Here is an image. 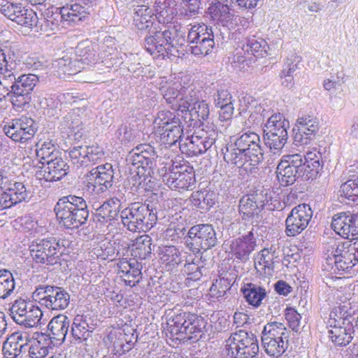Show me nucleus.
<instances>
[{"mask_svg":"<svg viewBox=\"0 0 358 358\" xmlns=\"http://www.w3.org/2000/svg\"><path fill=\"white\" fill-rule=\"evenodd\" d=\"M30 340L27 332L12 334L3 345V352L6 358H16L27 350Z\"/></svg>","mask_w":358,"mask_h":358,"instance_id":"bb28decb","label":"nucleus"},{"mask_svg":"<svg viewBox=\"0 0 358 358\" xmlns=\"http://www.w3.org/2000/svg\"><path fill=\"white\" fill-rule=\"evenodd\" d=\"M228 355L233 358H257L258 341L256 336L245 330H239L227 341Z\"/></svg>","mask_w":358,"mask_h":358,"instance_id":"9b49d317","label":"nucleus"},{"mask_svg":"<svg viewBox=\"0 0 358 358\" xmlns=\"http://www.w3.org/2000/svg\"><path fill=\"white\" fill-rule=\"evenodd\" d=\"M215 193L206 189L193 192L190 197L192 204L203 210H206L211 208L215 204Z\"/></svg>","mask_w":358,"mask_h":358,"instance_id":"a19ab883","label":"nucleus"},{"mask_svg":"<svg viewBox=\"0 0 358 358\" xmlns=\"http://www.w3.org/2000/svg\"><path fill=\"white\" fill-rule=\"evenodd\" d=\"M119 273L123 278L125 284L134 287L139 283L141 279V271L136 261L129 262L127 259L121 260L118 264Z\"/></svg>","mask_w":358,"mask_h":358,"instance_id":"72a5a7b5","label":"nucleus"},{"mask_svg":"<svg viewBox=\"0 0 358 358\" xmlns=\"http://www.w3.org/2000/svg\"><path fill=\"white\" fill-rule=\"evenodd\" d=\"M96 322L89 315H77L71 324V334L76 340H86L96 328Z\"/></svg>","mask_w":358,"mask_h":358,"instance_id":"7c9ffc66","label":"nucleus"},{"mask_svg":"<svg viewBox=\"0 0 358 358\" xmlns=\"http://www.w3.org/2000/svg\"><path fill=\"white\" fill-rule=\"evenodd\" d=\"M61 24H62V21L59 8L50 6L41 13V16L38 17L36 32L47 33L48 34L50 32L58 29Z\"/></svg>","mask_w":358,"mask_h":358,"instance_id":"c756f323","label":"nucleus"},{"mask_svg":"<svg viewBox=\"0 0 358 358\" xmlns=\"http://www.w3.org/2000/svg\"><path fill=\"white\" fill-rule=\"evenodd\" d=\"M290 331L282 323H268L264 328L262 344L270 357H279L288 348Z\"/></svg>","mask_w":358,"mask_h":358,"instance_id":"6e6552de","label":"nucleus"},{"mask_svg":"<svg viewBox=\"0 0 358 358\" xmlns=\"http://www.w3.org/2000/svg\"><path fill=\"white\" fill-rule=\"evenodd\" d=\"M62 246L55 238L36 239L29 245V250L36 263L54 265L59 261Z\"/></svg>","mask_w":358,"mask_h":358,"instance_id":"4468645a","label":"nucleus"},{"mask_svg":"<svg viewBox=\"0 0 358 358\" xmlns=\"http://www.w3.org/2000/svg\"><path fill=\"white\" fill-rule=\"evenodd\" d=\"M241 290L248 303L255 307H259L266 295L264 288L252 283L246 284Z\"/></svg>","mask_w":358,"mask_h":358,"instance_id":"de8ad7c7","label":"nucleus"},{"mask_svg":"<svg viewBox=\"0 0 358 358\" xmlns=\"http://www.w3.org/2000/svg\"><path fill=\"white\" fill-rule=\"evenodd\" d=\"M218 42V34L205 24L193 25L189 29L187 41L192 54L197 57L209 55Z\"/></svg>","mask_w":358,"mask_h":358,"instance_id":"1a4fd4ad","label":"nucleus"},{"mask_svg":"<svg viewBox=\"0 0 358 358\" xmlns=\"http://www.w3.org/2000/svg\"><path fill=\"white\" fill-rule=\"evenodd\" d=\"M153 124L156 133L160 135L161 141L166 146L171 147L179 142L182 150V128L180 119L175 113L169 110L158 112Z\"/></svg>","mask_w":358,"mask_h":358,"instance_id":"0eeeda50","label":"nucleus"},{"mask_svg":"<svg viewBox=\"0 0 358 358\" xmlns=\"http://www.w3.org/2000/svg\"><path fill=\"white\" fill-rule=\"evenodd\" d=\"M217 131L214 125H206L201 129V134H193L187 137L181 146L182 150L188 152L189 155H199L206 152L215 143Z\"/></svg>","mask_w":358,"mask_h":358,"instance_id":"f3484780","label":"nucleus"},{"mask_svg":"<svg viewBox=\"0 0 358 358\" xmlns=\"http://www.w3.org/2000/svg\"><path fill=\"white\" fill-rule=\"evenodd\" d=\"M4 134L15 142L24 143L31 139L36 131L34 121L27 117L15 118L3 127Z\"/></svg>","mask_w":358,"mask_h":358,"instance_id":"aec40b11","label":"nucleus"},{"mask_svg":"<svg viewBox=\"0 0 358 358\" xmlns=\"http://www.w3.org/2000/svg\"><path fill=\"white\" fill-rule=\"evenodd\" d=\"M331 228L341 237L351 240L350 236L358 235V213L343 212L335 215L331 221Z\"/></svg>","mask_w":358,"mask_h":358,"instance_id":"b1692460","label":"nucleus"},{"mask_svg":"<svg viewBox=\"0 0 358 358\" xmlns=\"http://www.w3.org/2000/svg\"><path fill=\"white\" fill-rule=\"evenodd\" d=\"M248 154L240 151L236 147L235 148L227 149L224 155V159L228 164H234L239 168H243L245 170L248 169V166H252L250 164V157H248Z\"/></svg>","mask_w":358,"mask_h":358,"instance_id":"603ef678","label":"nucleus"},{"mask_svg":"<svg viewBox=\"0 0 358 358\" xmlns=\"http://www.w3.org/2000/svg\"><path fill=\"white\" fill-rule=\"evenodd\" d=\"M182 166H175L169 169L162 174V180L170 189L175 190H189L194 187L196 180L193 171H188Z\"/></svg>","mask_w":358,"mask_h":358,"instance_id":"412c9836","label":"nucleus"},{"mask_svg":"<svg viewBox=\"0 0 358 358\" xmlns=\"http://www.w3.org/2000/svg\"><path fill=\"white\" fill-rule=\"evenodd\" d=\"M64 129L68 133L69 136H73L75 140L80 139L83 136V122L74 113H69L64 117L61 123Z\"/></svg>","mask_w":358,"mask_h":358,"instance_id":"4c0bfd02","label":"nucleus"},{"mask_svg":"<svg viewBox=\"0 0 358 358\" xmlns=\"http://www.w3.org/2000/svg\"><path fill=\"white\" fill-rule=\"evenodd\" d=\"M202 264L200 259H194L192 262L185 264L184 272L187 274L188 280L196 281L201 278Z\"/></svg>","mask_w":358,"mask_h":358,"instance_id":"0e129e2a","label":"nucleus"},{"mask_svg":"<svg viewBox=\"0 0 358 358\" xmlns=\"http://www.w3.org/2000/svg\"><path fill=\"white\" fill-rule=\"evenodd\" d=\"M260 142L259 136L252 131L244 132L234 142V146L238 150L248 154L247 156L250 157V164L252 165V167L250 168V171L264 159L263 150Z\"/></svg>","mask_w":358,"mask_h":358,"instance_id":"6ab92c4d","label":"nucleus"},{"mask_svg":"<svg viewBox=\"0 0 358 358\" xmlns=\"http://www.w3.org/2000/svg\"><path fill=\"white\" fill-rule=\"evenodd\" d=\"M264 139L266 145L274 154L278 153L287 143L288 134H278L264 132Z\"/></svg>","mask_w":358,"mask_h":358,"instance_id":"4d7b16f0","label":"nucleus"},{"mask_svg":"<svg viewBox=\"0 0 358 358\" xmlns=\"http://www.w3.org/2000/svg\"><path fill=\"white\" fill-rule=\"evenodd\" d=\"M157 153L150 144H141L129 152L127 157V165L129 166L131 175L127 178L132 185L131 189L137 191L140 187L148 189L151 188L152 174L156 167Z\"/></svg>","mask_w":358,"mask_h":358,"instance_id":"f257e3e1","label":"nucleus"},{"mask_svg":"<svg viewBox=\"0 0 358 358\" xmlns=\"http://www.w3.org/2000/svg\"><path fill=\"white\" fill-rule=\"evenodd\" d=\"M15 287L13 274L8 270H0V299L8 297Z\"/></svg>","mask_w":358,"mask_h":358,"instance_id":"6e6d98bb","label":"nucleus"},{"mask_svg":"<svg viewBox=\"0 0 358 358\" xmlns=\"http://www.w3.org/2000/svg\"><path fill=\"white\" fill-rule=\"evenodd\" d=\"M156 16L151 15V10L145 6H141L135 12L134 21L136 27L139 30H148V34L151 29H155L160 22H155Z\"/></svg>","mask_w":358,"mask_h":358,"instance_id":"c9c22d12","label":"nucleus"},{"mask_svg":"<svg viewBox=\"0 0 358 358\" xmlns=\"http://www.w3.org/2000/svg\"><path fill=\"white\" fill-rule=\"evenodd\" d=\"M289 127V122L287 121L282 114L278 113L271 115L264 124V132L287 134V129Z\"/></svg>","mask_w":358,"mask_h":358,"instance_id":"09e8293b","label":"nucleus"},{"mask_svg":"<svg viewBox=\"0 0 358 358\" xmlns=\"http://www.w3.org/2000/svg\"><path fill=\"white\" fill-rule=\"evenodd\" d=\"M313 211L308 204L303 203L292 208L285 220V233L288 236L301 234L308 225Z\"/></svg>","mask_w":358,"mask_h":358,"instance_id":"4be33fe9","label":"nucleus"},{"mask_svg":"<svg viewBox=\"0 0 358 358\" xmlns=\"http://www.w3.org/2000/svg\"><path fill=\"white\" fill-rule=\"evenodd\" d=\"M303 159L306 167H310L311 165L314 169H317L321 166L322 155L316 148L307 152L306 155L303 156Z\"/></svg>","mask_w":358,"mask_h":358,"instance_id":"338daca9","label":"nucleus"},{"mask_svg":"<svg viewBox=\"0 0 358 358\" xmlns=\"http://www.w3.org/2000/svg\"><path fill=\"white\" fill-rule=\"evenodd\" d=\"M182 95L173 106V110L180 112L182 114L184 120H187V113L189 109L196 106L201 99V91L193 87H187L182 91Z\"/></svg>","mask_w":358,"mask_h":358,"instance_id":"2f4dec72","label":"nucleus"},{"mask_svg":"<svg viewBox=\"0 0 358 358\" xmlns=\"http://www.w3.org/2000/svg\"><path fill=\"white\" fill-rule=\"evenodd\" d=\"M36 155L39 157L40 162H46L47 160L61 154L56 148V145L50 140L43 142L39 141L36 144Z\"/></svg>","mask_w":358,"mask_h":358,"instance_id":"13d9d810","label":"nucleus"},{"mask_svg":"<svg viewBox=\"0 0 358 358\" xmlns=\"http://www.w3.org/2000/svg\"><path fill=\"white\" fill-rule=\"evenodd\" d=\"M152 238L147 234L137 237L131 245V255L134 258L145 259L152 252Z\"/></svg>","mask_w":358,"mask_h":358,"instance_id":"79ce46f5","label":"nucleus"},{"mask_svg":"<svg viewBox=\"0 0 358 358\" xmlns=\"http://www.w3.org/2000/svg\"><path fill=\"white\" fill-rule=\"evenodd\" d=\"M159 258L163 264L175 266L182 262V251L174 245H163L159 247Z\"/></svg>","mask_w":358,"mask_h":358,"instance_id":"ea45409f","label":"nucleus"},{"mask_svg":"<svg viewBox=\"0 0 358 358\" xmlns=\"http://www.w3.org/2000/svg\"><path fill=\"white\" fill-rule=\"evenodd\" d=\"M333 315H336L331 312L328 322V325L331 328L328 329V336L336 345L345 346L352 340L354 327L347 318L343 320V326H341L340 321L332 319Z\"/></svg>","mask_w":358,"mask_h":358,"instance_id":"5701e85b","label":"nucleus"},{"mask_svg":"<svg viewBox=\"0 0 358 358\" xmlns=\"http://www.w3.org/2000/svg\"><path fill=\"white\" fill-rule=\"evenodd\" d=\"M62 21V27H74L85 22L90 15L88 9L80 3L71 1L58 8Z\"/></svg>","mask_w":358,"mask_h":358,"instance_id":"a878e982","label":"nucleus"},{"mask_svg":"<svg viewBox=\"0 0 358 358\" xmlns=\"http://www.w3.org/2000/svg\"><path fill=\"white\" fill-rule=\"evenodd\" d=\"M25 8L21 4L7 3L1 8V13L12 21L17 23L21 13H23Z\"/></svg>","mask_w":358,"mask_h":358,"instance_id":"e2e57ef3","label":"nucleus"},{"mask_svg":"<svg viewBox=\"0 0 358 358\" xmlns=\"http://www.w3.org/2000/svg\"><path fill=\"white\" fill-rule=\"evenodd\" d=\"M331 255L327 261L334 271H350L358 263V238H352L334 245Z\"/></svg>","mask_w":358,"mask_h":358,"instance_id":"9d476101","label":"nucleus"},{"mask_svg":"<svg viewBox=\"0 0 358 358\" xmlns=\"http://www.w3.org/2000/svg\"><path fill=\"white\" fill-rule=\"evenodd\" d=\"M70 324V320L64 315H59L54 317L48 326L50 331L48 338H50V342L52 343L53 340L57 343H62L68 334Z\"/></svg>","mask_w":358,"mask_h":358,"instance_id":"473e14b6","label":"nucleus"},{"mask_svg":"<svg viewBox=\"0 0 358 358\" xmlns=\"http://www.w3.org/2000/svg\"><path fill=\"white\" fill-rule=\"evenodd\" d=\"M256 239L252 231L231 241L230 250L232 255L242 262H246L256 247Z\"/></svg>","mask_w":358,"mask_h":358,"instance_id":"cd10ccee","label":"nucleus"},{"mask_svg":"<svg viewBox=\"0 0 358 358\" xmlns=\"http://www.w3.org/2000/svg\"><path fill=\"white\" fill-rule=\"evenodd\" d=\"M208 10V14L214 21L221 22L223 24L229 21L232 16L229 7L220 1L212 2ZM223 27L224 26L223 25ZM223 29L227 30L225 27H223Z\"/></svg>","mask_w":358,"mask_h":358,"instance_id":"8fccbe9b","label":"nucleus"},{"mask_svg":"<svg viewBox=\"0 0 358 358\" xmlns=\"http://www.w3.org/2000/svg\"><path fill=\"white\" fill-rule=\"evenodd\" d=\"M214 103L215 106L234 101L231 93L227 89L220 88L213 94Z\"/></svg>","mask_w":358,"mask_h":358,"instance_id":"774afa93","label":"nucleus"},{"mask_svg":"<svg viewBox=\"0 0 358 358\" xmlns=\"http://www.w3.org/2000/svg\"><path fill=\"white\" fill-rule=\"evenodd\" d=\"M85 146H76L70 148L68 151L71 162L78 168L88 166L87 157H86Z\"/></svg>","mask_w":358,"mask_h":358,"instance_id":"bf43d9fd","label":"nucleus"},{"mask_svg":"<svg viewBox=\"0 0 358 358\" xmlns=\"http://www.w3.org/2000/svg\"><path fill=\"white\" fill-rule=\"evenodd\" d=\"M210 110L208 104L204 101L201 100L199 103L194 106L187 113L186 122H189V127H199L203 125V121L208 118Z\"/></svg>","mask_w":358,"mask_h":358,"instance_id":"e433bc0d","label":"nucleus"},{"mask_svg":"<svg viewBox=\"0 0 358 358\" xmlns=\"http://www.w3.org/2000/svg\"><path fill=\"white\" fill-rule=\"evenodd\" d=\"M185 87H182L181 83L178 82H166L159 87L161 94L163 96L166 102L170 105L173 110V106L178 103L179 98L182 95V91Z\"/></svg>","mask_w":358,"mask_h":358,"instance_id":"58836bf2","label":"nucleus"},{"mask_svg":"<svg viewBox=\"0 0 358 358\" xmlns=\"http://www.w3.org/2000/svg\"><path fill=\"white\" fill-rule=\"evenodd\" d=\"M33 297L50 310H63L70 303L69 294L58 286L39 285L33 292Z\"/></svg>","mask_w":358,"mask_h":358,"instance_id":"f8f14e48","label":"nucleus"},{"mask_svg":"<svg viewBox=\"0 0 358 358\" xmlns=\"http://www.w3.org/2000/svg\"><path fill=\"white\" fill-rule=\"evenodd\" d=\"M115 245V241H102L99 243L97 245L93 248L92 252L98 258L101 259H114L116 257H120L122 255L120 254Z\"/></svg>","mask_w":358,"mask_h":358,"instance_id":"3c124183","label":"nucleus"},{"mask_svg":"<svg viewBox=\"0 0 358 358\" xmlns=\"http://www.w3.org/2000/svg\"><path fill=\"white\" fill-rule=\"evenodd\" d=\"M206 324L203 317L186 311L176 314L167 321L168 331L178 340H198Z\"/></svg>","mask_w":358,"mask_h":358,"instance_id":"20e7f679","label":"nucleus"},{"mask_svg":"<svg viewBox=\"0 0 358 358\" xmlns=\"http://www.w3.org/2000/svg\"><path fill=\"white\" fill-rule=\"evenodd\" d=\"M296 129H294V143L306 145L315 138L319 131L318 118L313 114H302L296 120Z\"/></svg>","mask_w":358,"mask_h":358,"instance_id":"a211bd4d","label":"nucleus"},{"mask_svg":"<svg viewBox=\"0 0 358 358\" xmlns=\"http://www.w3.org/2000/svg\"><path fill=\"white\" fill-rule=\"evenodd\" d=\"M215 231L210 224H197L192 227L185 237V245L194 253L201 250L206 251L217 243Z\"/></svg>","mask_w":358,"mask_h":358,"instance_id":"ddd939ff","label":"nucleus"},{"mask_svg":"<svg viewBox=\"0 0 358 358\" xmlns=\"http://www.w3.org/2000/svg\"><path fill=\"white\" fill-rule=\"evenodd\" d=\"M11 318L18 324L34 327L41 320L43 313L40 308L31 301L22 298L13 301L10 309Z\"/></svg>","mask_w":358,"mask_h":358,"instance_id":"dca6fc26","label":"nucleus"},{"mask_svg":"<svg viewBox=\"0 0 358 358\" xmlns=\"http://www.w3.org/2000/svg\"><path fill=\"white\" fill-rule=\"evenodd\" d=\"M259 211L254 195H245L239 201V212L243 219H249Z\"/></svg>","mask_w":358,"mask_h":358,"instance_id":"864d4df0","label":"nucleus"},{"mask_svg":"<svg viewBox=\"0 0 358 358\" xmlns=\"http://www.w3.org/2000/svg\"><path fill=\"white\" fill-rule=\"evenodd\" d=\"M268 48L267 43L262 38H256L255 36L246 38L242 45L241 50L255 57H264Z\"/></svg>","mask_w":358,"mask_h":358,"instance_id":"37998d69","label":"nucleus"},{"mask_svg":"<svg viewBox=\"0 0 358 358\" xmlns=\"http://www.w3.org/2000/svg\"><path fill=\"white\" fill-rule=\"evenodd\" d=\"M234 282V278L229 273L225 276L216 279L209 289V296L213 299H220L224 297L227 292L230 290Z\"/></svg>","mask_w":358,"mask_h":358,"instance_id":"49530a36","label":"nucleus"},{"mask_svg":"<svg viewBox=\"0 0 358 358\" xmlns=\"http://www.w3.org/2000/svg\"><path fill=\"white\" fill-rule=\"evenodd\" d=\"M122 222L131 232H146L156 224L157 210L146 203H134L120 211Z\"/></svg>","mask_w":358,"mask_h":358,"instance_id":"39448f33","label":"nucleus"},{"mask_svg":"<svg viewBox=\"0 0 358 358\" xmlns=\"http://www.w3.org/2000/svg\"><path fill=\"white\" fill-rule=\"evenodd\" d=\"M42 169L37 172V177L45 181H57L67 175L69 166L61 157V154L41 162Z\"/></svg>","mask_w":358,"mask_h":358,"instance_id":"393cba45","label":"nucleus"},{"mask_svg":"<svg viewBox=\"0 0 358 358\" xmlns=\"http://www.w3.org/2000/svg\"><path fill=\"white\" fill-rule=\"evenodd\" d=\"M88 166L101 162L105 158L103 148L97 145H85Z\"/></svg>","mask_w":358,"mask_h":358,"instance_id":"680f3d73","label":"nucleus"},{"mask_svg":"<svg viewBox=\"0 0 358 358\" xmlns=\"http://www.w3.org/2000/svg\"><path fill=\"white\" fill-rule=\"evenodd\" d=\"M54 210L59 223L66 229H76L86 224L89 210L85 200L69 195L57 202Z\"/></svg>","mask_w":358,"mask_h":358,"instance_id":"7ed1b4c3","label":"nucleus"},{"mask_svg":"<svg viewBox=\"0 0 358 358\" xmlns=\"http://www.w3.org/2000/svg\"><path fill=\"white\" fill-rule=\"evenodd\" d=\"M31 345L27 347L30 358H44L48 355L49 345L51 343L46 334H41L34 341H30Z\"/></svg>","mask_w":358,"mask_h":358,"instance_id":"a18cd8bd","label":"nucleus"},{"mask_svg":"<svg viewBox=\"0 0 358 358\" xmlns=\"http://www.w3.org/2000/svg\"><path fill=\"white\" fill-rule=\"evenodd\" d=\"M281 162H285V164L288 167H292L293 169H297L298 172H301L304 174L306 169V162L304 161L303 156L301 154H292L284 155L281 160Z\"/></svg>","mask_w":358,"mask_h":358,"instance_id":"052dcab7","label":"nucleus"},{"mask_svg":"<svg viewBox=\"0 0 358 358\" xmlns=\"http://www.w3.org/2000/svg\"><path fill=\"white\" fill-rule=\"evenodd\" d=\"M17 20L18 24L31 28L36 31L38 17L34 10L25 8Z\"/></svg>","mask_w":358,"mask_h":358,"instance_id":"69168bd1","label":"nucleus"},{"mask_svg":"<svg viewBox=\"0 0 358 358\" xmlns=\"http://www.w3.org/2000/svg\"><path fill=\"white\" fill-rule=\"evenodd\" d=\"M90 181L84 190L90 194L99 195L113 187L114 169L110 163H105L93 168L87 174Z\"/></svg>","mask_w":358,"mask_h":358,"instance_id":"2eb2a0df","label":"nucleus"},{"mask_svg":"<svg viewBox=\"0 0 358 358\" xmlns=\"http://www.w3.org/2000/svg\"><path fill=\"white\" fill-rule=\"evenodd\" d=\"M55 74L61 78H65L66 76L75 75L81 71V66L78 64L76 60H73L66 55L62 58L55 59L52 63Z\"/></svg>","mask_w":358,"mask_h":358,"instance_id":"f704fd0d","label":"nucleus"},{"mask_svg":"<svg viewBox=\"0 0 358 358\" xmlns=\"http://www.w3.org/2000/svg\"><path fill=\"white\" fill-rule=\"evenodd\" d=\"M6 84L9 83L10 87L11 103L14 107L21 108L29 104L31 100V92L38 82V77L34 73L18 75L11 66L6 70L4 76Z\"/></svg>","mask_w":358,"mask_h":358,"instance_id":"423d86ee","label":"nucleus"},{"mask_svg":"<svg viewBox=\"0 0 358 358\" xmlns=\"http://www.w3.org/2000/svg\"><path fill=\"white\" fill-rule=\"evenodd\" d=\"M75 54V59L78 64L81 66V70L92 66L99 59L96 45L89 41L79 43L76 48Z\"/></svg>","mask_w":358,"mask_h":358,"instance_id":"c85d7f7f","label":"nucleus"},{"mask_svg":"<svg viewBox=\"0 0 358 358\" xmlns=\"http://www.w3.org/2000/svg\"><path fill=\"white\" fill-rule=\"evenodd\" d=\"M185 33L179 31L173 24L155 27L145 38V50L150 55L169 53L184 45Z\"/></svg>","mask_w":358,"mask_h":358,"instance_id":"f03ea898","label":"nucleus"},{"mask_svg":"<svg viewBox=\"0 0 358 358\" xmlns=\"http://www.w3.org/2000/svg\"><path fill=\"white\" fill-rule=\"evenodd\" d=\"M285 162H280L277 166L276 175L281 186L287 187L293 185L296 180L303 174L298 172L297 169L287 166Z\"/></svg>","mask_w":358,"mask_h":358,"instance_id":"c03bdc74","label":"nucleus"},{"mask_svg":"<svg viewBox=\"0 0 358 358\" xmlns=\"http://www.w3.org/2000/svg\"><path fill=\"white\" fill-rule=\"evenodd\" d=\"M6 190L9 199L14 202V205L25 201L29 198V192L22 182H14L10 183Z\"/></svg>","mask_w":358,"mask_h":358,"instance_id":"5fc2aeb1","label":"nucleus"}]
</instances>
